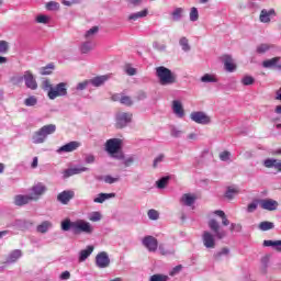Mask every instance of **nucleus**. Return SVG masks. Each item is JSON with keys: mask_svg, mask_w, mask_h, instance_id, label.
<instances>
[{"mask_svg": "<svg viewBox=\"0 0 281 281\" xmlns=\"http://www.w3.org/2000/svg\"><path fill=\"white\" fill-rule=\"evenodd\" d=\"M156 77L161 87H170V85H176L177 82V75L164 66L156 68Z\"/></svg>", "mask_w": 281, "mask_h": 281, "instance_id": "1", "label": "nucleus"}, {"mask_svg": "<svg viewBox=\"0 0 281 281\" xmlns=\"http://www.w3.org/2000/svg\"><path fill=\"white\" fill-rule=\"evenodd\" d=\"M54 133H56V125H44L38 131L34 132L32 142L33 144H45L47 137H49V135H54Z\"/></svg>", "mask_w": 281, "mask_h": 281, "instance_id": "2", "label": "nucleus"}, {"mask_svg": "<svg viewBox=\"0 0 281 281\" xmlns=\"http://www.w3.org/2000/svg\"><path fill=\"white\" fill-rule=\"evenodd\" d=\"M74 234H93V226L85 220H77L72 224Z\"/></svg>", "mask_w": 281, "mask_h": 281, "instance_id": "3", "label": "nucleus"}, {"mask_svg": "<svg viewBox=\"0 0 281 281\" xmlns=\"http://www.w3.org/2000/svg\"><path fill=\"white\" fill-rule=\"evenodd\" d=\"M65 95H67V83L65 82L53 86L50 91L47 93L49 100H56V98H65Z\"/></svg>", "mask_w": 281, "mask_h": 281, "instance_id": "4", "label": "nucleus"}, {"mask_svg": "<svg viewBox=\"0 0 281 281\" xmlns=\"http://www.w3.org/2000/svg\"><path fill=\"white\" fill-rule=\"evenodd\" d=\"M116 120V127L117 128H124L131 124L133 121V114L128 112H119L115 116Z\"/></svg>", "mask_w": 281, "mask_h": 281, "instance_id": "5", "label": "nucleus"}, {"mask_svg": "<svg viewBox=\"0 0 281 281\" xmlns=\"http://www.w3.org/2000/svg\"><path fill=\"white\" fill-rule=\"evenodd\" d=\"M190 120H192V122H195V124H202V125H207L210 124V122H212V119L210 117V115H207L203 111L192 112L190 114Z\"/></svg>", "mask_w": 281, "mask_h": 281, "instance_id": "6", "label": "nucleus"}, {"mask_svg": "<svg viewBox=\"0 0 281 281\" xmlns=\"http://www.w3.org/2000/svg\"><path fill=\"white\" fill-rule=\"evenodd\" d=\"M142 245L147 248L148 251L155 254L159 247V241L154 236L147 235L142 239Z\"/></svg>", "mask_w": 281, "mask_h": 281, "instance_id": "7", "label": "nucleus"}, {"mask_svg": "<svg viewBox=\"0 0 281 281\" xmlns=\"http://www.w3.org/2000/svg\"><path fill=\"white\" fill-rule=\"evenodd\" d=\"M45 192H47V187L43 184V182H38L31 188L30 196L33 199V201H38V199H41Z\"/></svg>", "mask_w": 281, "mask_h": 281, "instance_id": "8", "label": "nucleus"}, {"mask_svg": "<svg viewBox=\"0 0 281 281\" xmlns=\"http://www.w3.org/2000/svg\"><path fill=\"white\" fill-rule=\"evenodd\" d=\"M209 227L211 232H214L215 238H218V240H223V238L227 236V232L225 229H221V224H218L216 220H211L209 222Z\"/></svg>", "mask_w": 281, "mask_h": 281, "instance_id": "9", "label": "nucleus"}, {"mask_svg": "<svg viewBox=\"0 0 281 281\" xmlns=\"http://www.w3.org/2000/svg\"><path fill=\"white\" fill-rule=\"evenodd\" d=\"M120 148H122V139L120 138L108 139L105 143V150L110 155H115Z\"/></svg>", "mask_w": 281, "mask_h": 281, "instance_id": "10", "label": "nucleus"}, {"mask_svg": "<svg viewBox=\"0 0 281 281\" xmlns=\"http://www.w3.org/2000/svg\"><path fill=\"white\" fill-rule=\"evenodd\" d=\"M111 265V259L109 258V254L106 251L99 252L95 256V266L99 269H106Z\"/></svg>", "mask_w": 281, "mask_h": 281, "instance_id": "11", "label": "nucleus"}, {"mask_svg": "<svg viewBox=\"0 0 281 281\" xmlns=\"http://www.w3.org/2000/svg\"><path fill=\"white\" fill-rule=\"evenodd\" d=\"M278 16L276 9H262L259 14L260 23H271L273 18Z\"/></svg>", "mask_w": 281, "mask_h": 281, "instance_id": "12", "label": "nucleus"}, {"mask_svg": "<svg viewBox=\"0 0 281 281\" xmlns=\"http://www.w3.org/2000/svg\"><path fill=\"white\" fill-rule=\"evenodd\" d=\"M259 205L261 210H267L268 212H276L278 210V201L273 199H261L259 200Z\"/></svg>", "mask_w": 281, "mask_h": 281, "instance_id": "13", "label": "nucleus"}, {"mask_svg": "<svg viewBox=\"0 0 281 281\" xmlns=\"http://www.w3.org/2000/svg\"><path fill=\"white\" fill-rule=\"evenodd\" d=\"M24 82L25 87H27V89H31L32 91H36V89H38V83L36 82L34 75H32L30 70L24 72Z\"/></svg>", "mask_w": 281, "mask_h": 281, "instance_id": "14", "label": "nucleus"}, {"mask_svg": "<svg viewBox=\"0 0 281 281\" xmlns=\"http://www.w3.org/2000/svg\"><path fill=\"white\" fill-rule=\"evenodd\" d=\"M202 240L206 249H214V247H216V239L214 238V235L207 231L203 233Z\"/></svg>", "mask_w": 281, "mask_h": 281, "instance_id": "15", "label": "nucleus"}, {"mask_svg": "<svg viewBox=\"0 0 281 281\" xmlns=\"http://www.w3.org/2000/svg\"><path fill=\"white\" fill-rule=\"evenodd\" d=\"M74 196H76V193L72 190H65L57 195V201L63 205H67Z\"/></svg>", "mask_w": 281, "mask_h": 281, "instance_id": "16", "label": "nucleus"}, {"mask_svg": "<svg viewBox=\"0 0 281 281\" xmlns=\"http://www.w3.org/2000/svg\"><path fill=\"white\" fill-rule=\"evenodd\" d=\"M80 146V142L78 140H72L69 142L68 144L59 147L57 149V153L60 155L63 153H74V150H78V147Z\"/></svg>", "mask_w": 281, "mask_h": 281, "instance_id": "17", "label": "nucleus"}, {"mask_svg": "<svg viewBox=\"0 0 281 281\" xmlns=\"http://www.w3.org/2000/svg\"><path fill=\"white\" fill-rule=\"evenodd\" d=\"M172 112L180 120L186 117V110H183V104L179 100L172 101Z\"/></svg>", "mask_w": 281, "mask_h": 281, "instance_id": "18", "label": "nucleus"}, {"mask_svg": "<svg viewBox=\"0 0 281 281\" xmlns=\"http://www.w3.org/2000/svg\"><path fill=\"white\" fill-rule=\"evenodd\" d=\"M181 205H186L187 207H192L194 203H196V195L192 193H184L180 199Z\"/></svg>", "mask_w": 281, "mask_h": 281, "instance_id": "19", "label": "nucleus"}, {"mask_svg": "<svg viewBox=\"0 0 281 281\" xmlns=\"http://www.w3.org/2000/svg\"><path fill=\"white\" fill-rule=\"evenodd\" d=\"M222 60L224 63V68L229 71V74L236 71V64L234 63V59L229 55H224L222 57Z\"/></svg>", "mask_w": 281, "mask_h": 281, "instance_id": "20", "label": "nucleus"}, {"mask_svg": "<svg viewBox=\"0 0 281 281\" xmlns=\"http://www.w3.org/2000/svg\"><path fill=\"white\" fill-rule=\"evenodd\" d=\"M31 201H34L31 198V195L18 194L14 196V205H18L19 207H23V205H27V203H31Z\"/></svg>", "mask_w": 281, "mask_h": 281, "instance_id": "21", "label": "nucleus"}, {"mask_svg": "<svg viewBox=\"0 0 281 281\" xmlns=\"http://www.w3.org/2000/svg\"><path fill=\"white\" fill-rule=\"evenodd\" d=\"M280 60L281 57H273L271 59H267L262 61V67L265 69H278V67H280Z\"/></svg>", "mask_w": 281, "mask_h": 281, "instance_id": "22", "label": "nucleus"}, {"mask_svg": "<svg viewBox=\"0 0 281 281\" xmlns=\"http://www.w3.org/2000/svg\"><path fill=\"white\" fill-rule=\"evenodd\" d=\"M160 256H175V246H166V244L158 245Z\"/></svg>", "mask_w": 281, "mask_h": 281, "instance_id": "23", "label": "nucleus"}, {"mask_svg": "<svg viewBox=\"0 0 281 281\" xmlns=\"http://www.w3.org/2000/svg\"><path fill=\"white\" fill-rule=\"evenodd\" d=\"M111 79V75H102L90 79V85L93 87H102L106 80Z\"/></svg>", "mask_w": 281, "mask_h": 281, "instance_id": "24", "label": "nucleus"}, {"mask_svg": "<svg viewBox=\"0 0 281 281\" xmlns=\"http://www.w3.org/2000/svg\"><path fill=\"white\" fill-rule=\"evenodd\" d=\"M23 254L19 249L11 251L5 260V265H13V262H16V260H19V258H21Z\"/></svg>", "mask_w": 281, "mask_h": 281, "instance_id": "25", "label": "nucleus"}, {"mask_svg": "<svg viewBox=\"0 0 281 281\" xmlns=\"http://www.w3.org/2000/svg\"><path fill=\"white\" fill-rule=\"evenodd\" d=\"M93 246H87L86 249L79 251V262H85L89 256L93 254Z\"/></svg>", "mask_w": 281, "mask_h": 281, "instance_id": "26", "label": "nucleus"}, {"mask_svg": "<svg viewBox=\"0 0 281 281\" xmlns=\"http://www.w3.org/2000/svg\"><path fill=\"white\" fill-rule=\"evenodd\" d=\"M111 199H115V193H99L93 199V203H104V201H109Z\"/></svg>", "mask_w": 281, "mask_h": 281, "instance_id": "27", "label": "nucleus"}, {"mask_svg": "<svg viewBox=\"0 0 281 281\" xmlns=\"http://www.w3.org/2000/svg\"><path fill=\"white\" fill-rule=\"evenodd\" d=\"M53 224L49 221H44L42 222L40 225H37L36 231L40 234H47V232H49V229H52Z\"/></svg>", "mask_w": 281, "mask_h": 281, "instance_id": "28", "label": "nucleus"}, {"mask_svg": "<svg viewBox=\"0 0 281 281\" xmlns=\"http://www.w3.org/2000/svg\"><path fill=\"white\" fill-rule=\"evenodd\" d=\"M145 16H148V9L130 14L128 21H137L139 19H145Z\"/></svg>", "mask_w": 281, "mask_h": 281, "instance_id": "29", "label": "nucleus"}, {"mask_svg": "<svg viewBox=\"0 0 281 281\" xmlns=\"http://www.w3.org/2000/svg\"><path fill=\"white\" fill-rule=\"evenodd\" d=\"M239 193H240V190L237 187H228L225 192V196L226 199L232 201V199H234V196H238Z\"/></svg>", "mask_w": 281, "mask_h": 281, "instance_id": "30", "label": "nucleus"}, {"mask_svg": "<svg viewBox=\"0 0 281 281\" xmlns=\"http://www.w3.org/2000/svg\"><path fill=\"white\" fill-rule=\"evenodd\" d=\"M115 159H123V164L125 166V168H128L131 166H133L134 161H135V156H128V157H124L123 154L116 155L114 156Z\"/></svg>", "mask_w": 281, "mask_h": 281, "instance_id": "31", "label": "nucleus"}, {"mask_svg": "<svg viewBox=\"0 0 281 281\" xmlns=\"http://www.w3.org/2000/svg\"><path fill=\"white\" fill-rule=\"evenodd\" d=\"M183 8H176L172 12H171V19L175 22H179L181 19H183Z\"/></svg>", "mask_w": 281, "mask_h": 281, "instance_id": "32", "label": "nucleus"}, {"mask_svg": "<svg viewBox=\"0 0 281 281\" xmlns=\"http://www.w3.org/2000/svg\"><path fill=\"white\" fill-rule=\"evenodd\" d=\"M98 32H100V27L92 26L86 32L85 38H87V41H91L92 38H95V35L98 34Z\"/></svg>", "mask_w": 281, "mask_h": 281, "instance_id": "33", "label": "nucleus"}, {"mask_svg": "<svg viewBox=\"0 0 281 281\" xmlns=\"http://www.w3.org/2000/svg\"><path fill=\"white\" fill-rule=\"evenodd\" d=\"M241 85L244 87H251V85H254V82H256V79L252 76L249 75H245L241 80H240Z\"/></svg>", "mask_w": 281, "mask_h": 281, "instance_id": "34", "label": "nucleus"}, {"mask_svg": "<svg viewBox=\"0 0 281 281\" xmlns=\"http://www.w3.org/2000/svg\"><path fill=\"white\" fill-rule=\"evenodd\" d=\"M263 166H265V168H274V170H277V168H278V159H276V158H268V159L263 160Z\"/></svg>", "mask_w": 281, "mask_h": 281, "instance_id": "35", "label": "nucleus"}, {"mask_svg": "<svg viewBox=\"0 0 281 281\" xmlns=\"http://www.w3.org/2000/svg\"><path fill=\"white\" fill-rule=\"evenodd\" d=\"M214 214L216 216H220V218H222V225H224L225 227L229 225V220H227V215H225L224 211L217 210V211H214Z\"/></svg>", "mask_w": 281, "mask_h": 281, "instance_id": "36", "label": "nucleus"}, {"mask_svg": "<svg viewBox=\"0 0 281 281\" xmlns=\"http://www.w3.org/2000/svg\"><path fill=\"white\" fill-rule=\"evenodd\" d=\"M168 181H170V177H162L156 181V187L158 188V190H164V188L168 186Z\"/></svg>", "mask_w": 281, "mask_h": 281, "instance_id": "37", "label": "nucleus"}, {"mask_svg": "<svg viewBox=\"0 0 281 281\" xmlns=\"http://www.w3.org/2000/svg\"><path fill=\"white\" fill-rule=\"evenodd\" d=\"M276 227V225L273 224V222H261L259 224V229L261 232H269V229H273Z\"/></svg>", "mask_w": 281, "mask_h": 281, "instance_id": "38", "label": "nucleus"}, {"mask_svg": "<svg viewBox=\"0 0 281 281\" xmlns=\"http://www.w3.org/2000/svg\"><path fill=\"white\" fill-rule=\"evenodd\" d=\"M46 10L49 12H57V10H60V3L56 1H49L46 3Z\"/></svg>", "mask_w": 281, "mask_h": 281, "instance_id": "39", "label": "nucleus"}, {"mask_svg": "<svg viewBox=\"0 0 281 281\" xmlns=\"http://www.w3.org/2000/svg\"><path fill=\"white\" fill-rule=\"evenodd\" d=\"M201 82L209 83V82H218V78L215 75L205 74L201 77Z\"/></svg>", "mask_w": 281, "mask_h": 281, "instance_id": "40", "label": "nucleus"}, {"mask_svg": "<svg viewBox=\"0 0 281 281\" xmlns=\"http://www.w3.org/2000/svg\"><path fill=\"white\" fill-rule=\"evenodd\" d=\"M61 229H63V232H69V229H71L74 232V222H71V220H69V218L63 221Z\"/></svg>", "mask_w": 281, "mask_h": 281, "instance_id": "41", "label": "nucleus"}, {"mask_svg": "<svg viewBox=\"0 0 281 281\" xmlns=\"http://www.w3.org/2000/svg\"><path fill=\"white\" fill-rule=\"evenodd\" d=\"M189 19L192 21V23L199 21V9H196V7L191 8Z\"/></svg>", "mask_w": 281, "mask_h": 281, "instance_id": "42", "label": "nucleus"}, {"mask_svg": "<svg viewBox=\"0 0 281 281\" xmlns=\"http://www.w3.org/2000/svg\"><path fill=\"white\" fill-rule=\"evenodd\" d=\"M258 205H260V200H255L251 203H249L247 206L248 214H254V212L258 210Z\"/></svg>", "mask_w": 281, "mask_h": 281, "instance_id": "43", "label": "nucleus"}, {"mask_svg": "<svg viewBox=\"0 0 281 281\" xmlns=\"http://www.w3.org/2000/svg\"><path fill=\"white\" fill-rule=\"evenodd\" d=\"M25 106H36L38 104V99L36 97L31 95L24 100Z\"/></svg>", "mask_w": 281, "mask_h": 281, "instance_id": "44", "label": "nucleus"}, {"mask_svg": "<svg viewBox=\"0 0 281 281\" xmlns=\"http://www.w3.org/2000/svg\"><path fill=\"white\" fill-rule=\"evenodd\" d=\"M179 45L184 52H190V42L188 41V37H181L179 40Z\"/></svg>", "mask_w": 281, "mask_h": 281, "instance_id": "45", "label": "nucleus"}, {"mask_svg": "<svg viewBox=\"0 0 281 281\" xmlns=\"http://www.w3.org/2000/svg\"><path fill=\"white\" fill-rule=\"evenodd\" d=\"M271 47H273V45L260 44L259 46H257V54H265V53L269 52L271 49Z\"/></svg>", "mask_w": 281, "mask_h": 281, "instance_id": "46", "label": "nucleus"}, {"mask_svg": "<svg viewBox=\"0 0 281 281\" xmlns=\"http://www.w3.org/2000/svg\"><path fill=\"white\" fill-rule=\"evenodd\" d=\"M88 218L92 223H98L99 221H102V214H100V212H92L89 214Z\"/></svg>", "mask_w": 281, "mask_h": 281, "instance_id": "47", "label": "nucleus"}, {"mask_svg": "<svg viewBox=\"0 0 281 281\" xmlns=\"http://www.w3.org/2000/svg\"><path fill=\"white\" fill-rule=\"evenodd\" d=\"M170 280V277L166 274H154L149 278V281H168Z\"/></svg>", "mask_w": 281, "mask_h": 281, "instance_id": "48", "label": "nucleus"}, {"mask_svg": "<svg viewBox=\"0 0 281 281\" xmlns=\"http://www.w3.org/2000/svg\"><path fill=\"white\" fill-rule=\"evenodd\" d=\"M223 256H229V248H222L214 255L215 260H221Z\"/></svg>", "mask_w": 281, "mask_h": 281, "instance_id": "49", "label": "nucleus"}, {"mask_svg": "<svg viewBox=\"0 0 281 281\" xmlns=\"http://www.w3.org/2000/svg\"><path fill=\"white\" fill-rule=\"evenodd\" d=\"M166 160V155L164 154H159L153 162V168H158L159 164H162V161Z\"/></svg>", "mask_w": 281, "mask_h": 281, "instance_id": "50", "label": "nucleus"}, {"mask_svg": "<svg viewBox=\"0 0 281 281\" xmlns=\"http://www.w3.org/2000/svg\"><path fill=\"white\" fill-rule=\"evenodd\" d=\"M93 49L91 42H86L81 45V54H89Z\"/></svg>", "mask_w": 281, "mask_h": 281, "instance_id": "51", "label": "nucleus"}, {"mask_svg": "<svg viewBox=\"0 0 281 281\" xmlns=\"http://www.w3.org/2000/svg\"><path fill=\"white\" fill-rule=\"evenodd\" d=\"M103 180H104V183H109L111 186V184L117 183V181H120V176H116V177L105 176L103 178Z\"/></svg>", "mask_w": 281, "mask_h": 281, "instance_id": "52", "label": "nucleus"}, {"mask_svg": "<svg viewBox=\"0 0 281 281\" xmlns=\"http://www.w3.org/2000/svg\"><path fill=\"white\" fill-rule=\"evenodd\" d=\"M121 104H124L125 106H133V100L131 99V97L127 95H123L120 99Z\"/></svg>", "mask_w": 281, "mask_h": 281, "instance_id": "53", "label": "nucleus"}, {"mask_svg": "<svg viewBox=\"0 0 281 281\" xmlns=\"http://www.w3.org/2000/svg\"><path fill=\"white\" fill-rule=\"evenodd\" d=\"M147 216L150 221H157L159 218V212H157V210H149L147 213Z\"/></svg>", "mask_w": 281, "mask_h": 281, "instance_id": "54", "label": "nucleus"}, {"mask_svg": "<svg viewBox=\"0 0 281 281\" xmlns=\"http://www.w3.org/2000/svg\"><path fill=\"white\" fill-rule=\"evenodd\" d=\"M61 3L67 8H71V5H77L78 3H82V0H61Z\"/></svg>", "mask_w": 281, "mask_h": 281, "instance_id": "55", "label": "nucleus"}, {"mask_svg": "<svg viewBox=\"0 0 281 281\" xmlns=\"http://www.w3.org/2000/svg\"><path fill=\"white\" fill-rule=\"evenodd\" d=\"M171 137H181L183 135V131L177 128L176 126H172L170 130Z\"/></svg>", "mask_w": 281, "mask_h": 281, "instance_id": "56", "label": "nucleus"}, {"mask_svg": "<svg viewBox=\"0 0 281 281\" xmlns=\"http://www.w3.org/2000/svg\"><path fill=\"white\" fill-rule=\"evenodd\" d=\"M23 80H25V75L24 76L16 75L11 78L12 85H21V82H23Z\"/></svg>", "mask_w": 281, "mask_h": 281, "instance_id": "57", "label": "nucleus"}, {"mask_svg": "<svg viewBox=\"0 0 281 281\" xmlns=\"http://www.w3.org/2000/svg\"><path fill=\"white\" fill-rule=\"evenodd\" d=\"M91 85L90 80H85L82 82H79L76 87L77 91H85Z\"/></svg>", "mask_w": 281, "mask_h": 281, "instance_id": "58", "label": "nucleus"}, {"mask_svg": "<svg viewBox=\"0 0 281 281\" xmlns=\"http://www.w3.org/2000/svg\"><path fill=\"white\" fill-rule=\"evenodd\" d=\"M52 69H54V64H48L46 67L42 68V76H49L52 74Z\"/></svg>", "mask_w": 281, "mask_h": 281, "instance_id": "59", "label": "nucleus"}, {"mask_svg": "<svg viewBox=\"0 0 281 281\" xmlns=\"http://www.w3.org/2000/svg\"><path fill=\"white\" fill-rule=\"evenodd\" d=\"M36 23H43L44 25H47V23H49V16L43 14L37 15Z\"/></svg>", "mask_w": 281, "mask_h": 281, "instance_id": "60", "label": "nucleus"}, {"mask_svg": "<svg viewBox=\"0 0 281 281\" xmlns=\"http://www.w3.org/2000/svg\"><path fill=\"white\" fill-rule=\"evenodd\" d=\"M8 49H10L8 42L0 41V54H8Z\"/></svg>", "mask_w": 281, "mask_h": 281, "instance_id": "61", "label": "nucleus"}, {"mask_svg": "<svg viewBox=\"0 0 281 281\" xmlns=\"http://www.w3.org/2000/svg\"><path fill=\"white\" fill-rule=\"evenodd\" d=\"M231 157H232V153L229 151H222L220 154L221 161H229Z\"/></svg>", "mask_w": 281, "mask_h": 281, "instance_id": "62", "label": "nucleus"}, {"mask_svg": "<svg viewBox=\"0 0 281 281\" xmlns=\"http://www.w3.org/2000/svg\"><path fill=\"white\" fill-rule=\"evenodd\" d=\"M72 169V176L74 175H80L82 172H87L89 170V168L87 167H75V168H71Z\"/></svg>", "mask_w": 281, "mask_h": 281, "instance_id": "63", "label": "nucleus"}, {"mask_svg": "<svg viewBox=\"0 0 281 281\" xmlns=\"http://www.w3.org/2000/svg\"><path fill=\"white\" fill-rule=\"evenodd\" d=\"M229 229L231 232H240L243 226L240 224L232 223Z\"/></svg>", "mask_w": 281, "mask_h": 281, "instance_id": "64", "label": "nucleus"}]
</instances>
